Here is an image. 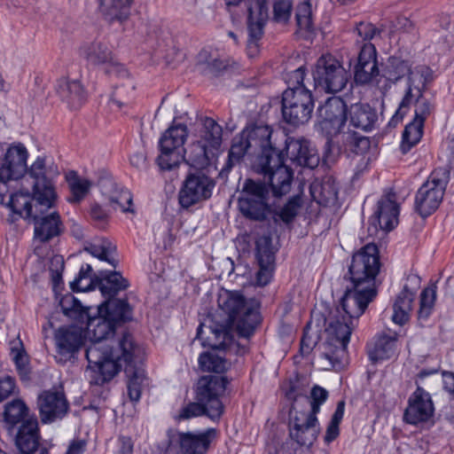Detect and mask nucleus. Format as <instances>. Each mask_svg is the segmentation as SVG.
Segmentation results:
<instances>
[{"label": "nucleus", "instance_id": "nucleus-1", "mask_svg": "<svg viewBox=\"0 0 454 454\" xmlns=\"http://www.w3.org/2000/svg\"><path fill=\"white\" fill-rule=\"evenodd\" d=\"M377 295V288L351 284L341 298L340 307L327 319L325 351L317 363L323 370L340 369L347 356V347L357 319Z\"/></svg>", "mask_w": 454, "mask_h": 454}, {"label": "nucleus", "instance_id": "nucleus-2", "mask_svg": "<svg viewBox=\"0 0 454 454\" xmlns=\"http://www.w3.org/2000/svg\"><path fill=\"white\" fill-rule=\"evenodd\" d=\"M217 302L225 318L215 326L201 324L197 331V338L205 347L223 350L231 341V329H235L245 338L254 333L259 323V314L254 305L236 291L223 290L218 295Z\"/></svg>", "mask_w": 454, "mask_h": 454}, {"label": "nucleus", "instance_id": "nucleus-3", "mask_svg": "<svg viewBox=\"0 0 454 454\" xmlns=\"http://www.w3.org/2000/svg\"><path fill=\"white\" fill-rule=\"evenodd\" d=\"M386 76L394 82L404 78L405 85L399 108L390 121L396 124L402 119L411 103L422 98L427 85L431 82L432 70L426 65L413 66L408 60L397 57H390L386 66Z\"/></svg>", "mask_w": 454, "mask_h": 454}, {"label": "nucleus", "instance_id": "nucleus-4", "mask_svg": "<svg viewBox=\"0 0 454 454\" xmlns=\"http://www.w3.org/2000/svg\"><path fill=\"white\" fill-rule=\"evenodd\" d=\"M142 350L133 340L129 333H124L118 339L116 346H107L106 349L99 348H87V362L89 367L98 376L95 379V384H103L113 379L121 369V362L128 365L136 359L140 358Z\"/></svg>", "mask_w": 454, "mask_h": 454}, {"label": "nucleus", "instance_id": "nucleus-5", "mask_svg": "<svg viewBox=\"0 0 454 454\" xmlns=\"http://www.w3.org/2000/svg\"><path fill=\"white\" fill-rule=\"evenodd\" d=\"M227 384L228 381L224 377L213 375L201 377L196 389L197 401L184 406L176 419L184 420L206 415L212 420L219 419L224 410L219 397L224 392Z\"/></svg>", "mask_w": 454, "mask_h": 454}, {"label": "nucleus", "instance_id": "nucleus-6", "mask_svg": "<svg viewBox=\"0 0 454 454\" xmlns=\"http://www.w3.org/2000/svg\"><path fill=\"white\" fill-rule=\"evenodd\" d=\"M304 70L300 67L292 73L291 79L296 85L288 88L282 96V114L284 120L294 126L307 123L314 109V99L309 90L303 85Z\"/></svg>", "mask_w": 454, "mask_h": 454}, {"label": "nucleus", "instance_id": "nucleus-7", "mask_svg": "<svg viewBox=\"0 0 454 454\" xmlns=\"http://www.w3.org/2000/svg\"><path fill=\"white\" fill-rule=\"evenodd\" d=\"M379 250L375 244H367L356 253L348 268L351 284L376 288L375 278L380 271Z\"/></svg>", "mask_w": 454, "mask_h": 454}, {"label": "nucleus", "instance_id": "nucleus-8", "mask_svg": "<svg viewBox=\"0 0 454 454\" xmlns=\"http://www.w3.org/2000/svg\"><path fill=\"white\" fill-rule=\"evenodd\" d=\"M448 181V171L437 168L418 190L415 196V209L422 217L428 216L439 207Z\"/></svg>", "mask_w": 454, "mask_h": 454}, {"label": "nucleus", "instance_id": "nucleus-9", "mask_svg": "<svg viewBox=\"0 0 454 454\" xmlns=\"http://www.w3.org/2000/svg\"><path fill=\"white\" fill-rule=\"evenodd\" d=\"M187 137V126L181 123L171 125L162 134L159 141L160 153L156 160L161 170H171L183 161V145Z\"/></svg>", "mask_w": 454, "mask_h": 454}, {"label": "nucleus", "instance_id": "nucleus-10", "mask_svg": "<svg viewBox=\"0 0 454 454\" xmlns=\"http://www.w3.org/2000/svg\"><path fill=\"white\" fill-rule=\"evenodd\" d=\"M92 187L98 189L102 196L108 200V204L113 209L134 213L130 192L120 186L104 168L94 172L90 178L87 179V194Z\"/></svg>", "mask_w": 454, "mask_h": 454}, {"label": "nucleus", "instance_id": "nucleus-11", "mask_svg": "<svg viewBox=\"0 0 454 454\" xmlns=\"http://www.w3.org/2000/svg\"><path fill=\"white\" fill-rule=\"evenodd\" d=\"M312 74L316 87L321 88L327 93H337L342 90L348 80L346 69L331 54L322 55L317 60Z\"/></svg>", "mask_w": 454, "mask_h": 454}, {"label": "nucleus", "instance_id": "nucleus-12", "mask_svg": "<svg viewBox=\"0 0 454 454\" xmlns=\"http://www.w3.org/2000/svg\"><path fill=\"white\" fill-rule=\"evenodd\" d=\"M255 171L263 176V183L271 187L274 196L286 194L291 188L293 178L292 171L284 164L282 154H276L270 158L263 157L255 161L254 166Z\"/></svg>", "mask_w": 454, "mask_h": 454}, {"label": "nucleus", "instance_id": "nucleus-13", "mask_svg": "<svg viewBox=\"0 0 454 454\" xmlns=\"http://www.w3.org/2000/svg\"><path fill=\"white\" fill-rule=\"evenodd\" d=\"M268 189L261 182L247 179L243 186L242 195L239 199L241 214L254 221L266 219L270 208L266 201Z\"/></svg>", "mask_w": 454, "mask_h": 454}, {"label": "nucleus", "instance_id": "nucleus-14", "mask_svg": "<svg viewBox=\"0 0 454 454\" xmlns=\"http://www.w3.org/2000/svg\"><path fill=\"white\" fill-rule=\"evenodd\" d=\"M318 111L322 119L319 128L327 137V144H330L345 131L347 106L341 98L334 97L328 98Z\"/></svg>", "mask_w": 454, "mask_h": 454}, {"label": "nucleus", "instance_id": "nucleus-15", "mask_svg": "<svg viewBox=\"0 0 454 454\" xmlns=\"http://www.w3.org/2000/svg\"><path fill=\"white\" fill-rule=\"evenodd\" d=\"M320 428L316 415L298 410L293 405L289 411V435L300 446H311L317 440Z\"/></svg>", "mask_w": 454, "mask_h": 454}, {"label": "nucleus", "instance_id": "nucleus-16", "mask_svg": "<svg viewBox=\"0 0 454 454\" xmlns=\"http://www.w3.org/2000/svg\"><path fill=\"white\" fill-rule=\"evenodd\" d=\"M215 187V182L202 171L189 173L179 191L178 200L183 208L198 204L209 199Z\"/></svg>", "mask_w": 454, "mask_h": 454}, {"label": "nucleus", "instance_id": "nucleus-17", "mask_svg": "<svg viewBox=\"0 0 454 454\" xmlns=\"http://www.w3.org/2000/svg\"><path fill=\"white\" fill-rule=\"evenodd\" d=\"M53 199L46 197L42 192L34 191V197L23 192L12 194L6 206L12 212L11 222L23 218L28 223L37 217L38 210L50 209L53 206Z\"/></svg>", "mask_w": 454, "mask_h": 454}, {"label": "nucleus", "instance_id": "nucleus-18", "mask_svg": "<svg viewBox=\"0 0 454 454\" xmlns=\"http://www.w3.org/2000/svg\"><path fill=\"white\" fill-rule=\"evenodd\" d=\"M91 266L87 264V278H90L87 293L98 288L105 299L114 298L129 286L128 279L118 271H100L98 275H91Z\"/></svg>", "mask_w": 454, "mask_h": 454}, {"label": "nucleus", "instance_id": "nucleus-19", "mask_svg": "<svg viewBox=\"0 0 454 454\" xmlns=\"http://www.w3.org/2000/svg\"><path fill=\"white\" fill-rule=\"evenodd\" d=\"M85 330L82 326L72 325L60 327L55 333L59 362L65 363L74 356L84 343Z\"/></svg>", "mask_w": 454, "mask_h": 454}, {"label": "nucleus", "instance_id": "nucleus-20", "mask_svg": "<svg viewBox=\"0 0 454 454\" xmlns=\"http://www.w3.org/2000/svg\"><path fill=\"white\" fill-rule=\"evenodd\" d=\"M412 105L415 106V115L413 121L406 125L403 134L402 150L403 153L410 150L420 140L424 122L434 110V105L425 97L412 102Z\"/></svg>", "mask_w": 454, "mask_h": 454}, {"label": "nucleus", "instance_id": "nucleus-21", "mask_svg": "<svg viewBox=\"0 0 454 454\" xmlns=\"http://www.w3.org/2000/svg\"><path fill=\"white\" fill-rule=\"evenodd\" d=\"M243 134L250 144L252 154L257 156V160L263 157H274L281 153L277 150L271 141L272 129L263 123H256L244 129Z\"/></svg>", "mask_w": 454, "mask_h": 454}, {"label": "nucleus", "instance_id": "nucleus-22", "mask_svg": "<svg viewBox=\"0 0 454 454\" xmlns=\"http://www.w3.org/2000/svg\"><path fill=\"white\" fill-rule=\"evenodd\" d=\"M92 307L87 306V339L91 341L90 347L106 349L107 346H116L117 340H109L108 336L114 334L115 325L103 313L98 317H90Z\"/></svg>", "mask_w": 454, "mask_h": 454}, {"label": "nucleus", "instance_id": "nucleus-23", "mask_svg": "<svg viewBox=\"0 0 454 454\" xmlns=\"http://www.w3.org/2000/svg\"><path fill=\"white\" fill-rule=\"evenodd\" d=\"M262 4V2L259 0L255 5L248 7L247 52L249 58L258 55L259 41L263 35V27L268 20L267 12Z\"/></svg>", "mask_w": 454, "mask_h": 454}, {"label": "nucleus", "instance_id": "nucleus-24", "mask_svg": "<svg viewBox=\"0 0 454 454\" xmlns=\"http://www.w3.org/2000/svg\"><path fill=\"white\" fill-rule=\"evenodd\" d=\"M37 404L43 423H51L62 419L68 410L65 395L59 391H43L38 396Z\"/></svg>", "mask_w": 454, "mask_h": 454}, {"label": "nucleus", "instance_id": "nucleus-25", "mask_svg": "<svg viewBox=\"0 0 454 454\" xmlns=\"http://www.w3.org/2000/svg\"><path fill=\"white\" fill-rule=\"evenodd\" d=\"M215 437L216 430L208 428L198 434L179 432L174 441L178 443L181 454H206Z\"/></svg>", "mask_w": 454, "mask_h": 454}, {"label": "nucleus", "instance_id": "nucleus-26", "mask_svg": "<svg viewBox=\"0 0 454 454\" xmlns=\"http://www.w3.org/2000/svg\"><path fill=\"white\" fill-rule=\"evenodd\" d=\"M404 411V420L412 425L427 421L434 413L431 396L422 387H418L411 395Z\"/></svg>", "mask_w": 454, "mask_h": 454}, {"label": "nucleus", "instance_id": "nucleus-27", "mask_svg": "<svg viewBox=\"0 0 454 454\" xmlns=\"http://www.w3.org/2000/svg\"><path fill=\"white\" fill-rule=\"evenodd\" d=\"M27 151L23 144L12 145L5 153L4 162L0 168V180L18 179L27 170Z\"/></svg>", "mask_w": 454, "mask_h": 454}, {"label": "nucleus", "instance_id": "nucleus-28", "mask_svg": "<svg viewBox=\"0 0 454 454\" xmlns=\"http://www.w3.org/2000/svg\"><path fill=\"white\" fill-rule=\"evenodd\" d=\"M39 429L36 419H29L19 427L15 443L20 454H49L47 448L39 446Z\"/></svg>", "mask_w": 454, "mask_h": 454}, {"label": "nucleus", "instance_id": "nucleus-29", "mask_svg": "<svg viewBox=\"0 0 454 454\" xmlns=\"http://www.w3.org/2000/svg\"><path fill=\"white\" fill-rule=\"evenodd\" d=\"M286 150L290 160L299 166L314 168L319 163L317 150L306 139L289 138Z\"/></svg>", "mask_w": 454, "mask_h": 454}, {"label": "nucleus", "instance_id": "nucleus-30", "mask_svg": "<svg viewBox=\"0 0 454 454\" xmlns=\"http://www.w3.org/2000/svg\"><path fill=\"white\" fill-rule=\"evenodd\" d=\"M399 205L394 195H387L378 202L377 210L372 217V223L377 229L385 231H392L398 223Z\"/></svg>", "mask_w": 454, "mask_h": 454}, {"label": "nucleus", "instance_id": "nucleus-31", "mask_svg": "<svg viewBox=\"0 0 454 454\" xmlns=\"http://www.w3.org/2000/svg\"><path fill=\"white\" fill-rule=\"evenodd\" d=\"M55 90L71 109L77 110L83 106L84 95L82 75L77 78L61 77L58 79Z\"/></svg>", "mask_w": 454, "mask_h": 454}, {"label": "nucleus", "instance_id": "nucleus-32", "mask_svg": "<svg viewBox=\"0 0 454 454\" xmlns=\"http://www.w3.org/2000/svg\"><path fill=\"white\" fill-rule=\"evenodd\" d=\"M49 209L38 210L37 217L32 218L29 223L35 225V239L40 242H46L60 233V219L57 212L47 214Z\"/></svg>", "mask_w": 454, "mask_h": 454}, {"label": "nucleus", "instance_id": "nucleus-33", "mask_svg": "<svg viewBox=\"0 0 454 454\" xmlns=\"http://www.w3.org/2000/svg\"><path fill=\"white\" fill-rule=\"evenodd\" d=\"M350 125L364 131H371L378 122L377 111L368 104H355L348 109Z\"/></svg>", "mask_w": 454, "mask_h": 454}, {"label": "nucleus", "instance_id": "nucleus-34", "mask_svg": "<svg viewBox=\"0 0 454 454\" xmlns=\"http://www.w3.org/2000/svg\"><path fill=\"white\" fill-rule=\"evenodd\" d=\"M98 313H103L115 325L120 321L130 320L132 308L127 299L107 298L98 306Z\"/></svg>", "mask_w": 454, "mask_h": 454}, {"label": "nucleus", "instance_id": "nucleus-35", "mask_svg": "<svg viewBox=\"0 0 454 454\" xmlns=\"http://www.w3.org/2000/svg\"><path fill=\"white\" fill-rule=\"evenodd\" d=\"M28 407L21 399H13L4 405V424L8 431H12L18 424L31 419L28 415Z\"/></svg>", "mask_w": 454, "mask_h": 454}, {"label": "nucleus", "instance_id": "nucleus-36", "mask_svg": "<svg viewBox=\"0 0 454 454\" xmlns=\"http://www.w3.org/2000/svg\"><path fill=\"white\" fill-rule=\"evenodd\" d=\"M332 143H336L345 150H349L357 155L365 154L371 148V141L368 137L349 129L339 134Z\"/></svg>", "mask_w": 454, "mask_h": 454}, {"label": "nucleus", "instance_id": "nucleus-37", "mask_svg": "<svg viewBox=\"0 0 454 454\" xmlns=\"http://www.w3.org/2000/svg\"><path fill=\"white\" fill-rule=\"evenodd\" d=\"M213 155V150L198 140L190 144L185 150L184 149L183 160L193 168L202 169L208 165L209 159Z\"/></svg>", "mask_w": 454, "mask_h": 454}, {"label": "nucleus", "instance_id": "nucleus-38", "mask_svg": "<svg viewBox=\"0 0 454 454\" xmlns=\"http://www.w3.org/2000/svg\"><path fill=\"white\" fill-rule=\"evenodd\" d=\"M414 298L415 292L411 291L407 286H404L396 296L393 305L392 320L394 323L403 325L409 320Z\"/></svg>", "mask_w": 454, "mask_h": 454}, {"label": "nucleus", "instance_id": "nucleus-39", "mask_svg": "<svg viewBox=\"0 0 454 454\" xmlns=\"http://www.w3.org/2000/svg\"><path fill=\"white\" fill-rule=\"evenodd\" d=\"M100 12L109 22H123L130 14L133 0H99Z\"/></svg>", "mask_w": 454, "mask_h": 454}, {"label": "nucleus", "instance_id": "nucleus-40", "mask_svg": "<svg viewBox=\"0 0 454 454\" xmlns=\"http://www.w3.org/2000/svg\"><path fill=\"white\" fill-rule=\"evenodd\" d=\"M396 341L397 335L395 333L379 336L373 346L368 349L369 358L373 363L390 358L395 355Z\"/></svg>", "mask_w": 454, "mask_h": 454}, {"label": "nucleus", "instance_id": "nucleus-41", "mask_svg": "<svg viewBox=\"0 0 454 454\" xmlns=\"http://www.w3.org/2000/svg\"><path fill=\"white\" fill-rule=\"evenodd\" d=\"M30 176L35 179L34 191L42 192L43 195L55 199V192L51 179L46 176L45 162L43 159L38 158L31 166Z\"/></svg>", "mask_w": 454, "mask_h": 454}, {"label": "nucleus", "instance_id": "nucleus-42", "mask_svg": "<svg viewBox=\"0 0 454 454\" xmlns=\"http://www.w3.org/2000/svg\"><path fill=\"white\" fill-rule=\"evenodd\" d=\"M310 193L315 201L323 206L334 203L338 188L333 180L328 178L323 182H315L310 185Z\"/></svg>", "mask_w": 454, "mask_h": 454}, {"label": "nucleus", "instance_id": "nucleus-43", "mask_svg": "<svg viewBox=\"0 0 454 454\" xmlns=\"http://www.w3.org/2000/svg\"><path fill=\"white\" fill-rule=\"evenodd\" d=\"M222 127L212 118H205L200 130V141L211 150H217L222 144Z\"/></svg>", "mask_w": 454, "mask_h": 454}, {"label": "nucleus", "instance_id": "nucleus-44", "mask_svg": "<svg viewBox=\"0 0 454 454\" xmlns=\"http://www.w3.org/2000/svg\"><path fill=\"white\" fill-rule=\"evenodd\" d=\"M246 153L252 154V148L242 132L240 136L233 138L229 151L228 160L222 171H230L235 164L239 163L242 160Z\"/></svg>", "mask_w": 454, "mask_h": 454}, {"label": "nucleus", "instance_id": "nucleus-45", "mask_svg": "<svg viewBox=\"0 0 454 454\" xmlns=\"http://www.w3.org/2000/svg\"><path fill=\"white\" fill-rule=\"evenodd\" d=\"M125 373L128 377V395L132 402H137L140 399L145 375L144 370L136 368L131 364L125 368Z\"/></svg>", "mask_w": 454, "mask_h": 454}, {"label": "nucleus", "instance_id": "nucleus-46", "mask_svg": "<svg viewBox=\"0 0 454 454\" xmlns=\"http://www.w3.org/2000/svg\"><path fill=\"white\" fill-rule=\"evenodd\" d=\"M116 247L111 241L104 238H96L91 240L90 246L87 247L89 252L94 257L101 261H106L114 266V261L110 258L111 254L114 253Z\"/></svg>", "mask_w": 454, "mask_h": 454}, {"label": "nucleus", "instance_id": "nucleus-47", "mask_svg": "<svg viewBox=\"0 0 454 454\" xmlns=\"http://www.w3.org/2000/svg\"><path fill=\"white\" fill-rule=\"evenodd\" d=\"M295 20L300 33L307 35L313 32L312 6L309 0L302 2L297 6Z\"/></svg>", "mask_w": 454, "mask_h": 454}, {"label": "nucleus", "instance_id": "nucleus-48", "mask_svg": "<svg viewBox=\"0 0 454 454\" xmlns=\"http://www.w3.org/2000/svg\"><path fill=\"white\" fill-rule=\"evenodd\" d=\"M60 307L67 317L74 320L82 321L85 315V307L74 294H67L64 295L60 301Z\"/></svg>", "mask_w": 454, "mask_h": 454}, {"label": "nucleus", "instance_id": "nucleus-49", "mask_svg": "<svg viewBox=\"0 0 454 454\" xmlns=\"http://www.w3.org/2000/svg\"><path fill=\"white\" fill-rule=\"evenodd\" d=\"M199 364L201 370L216 373L225 372L230 366V363L225 358L211 352L201 354Z\"/></svg>", "mask_w": 454, "mask_h": 454}, {"label": "nucleus", "instance_id": "nucleus-50", "mask_svg": "<svg viewBox=\"0 0 454 454\" xmlns=\"http://www.w3.org/2000/svg\"><path fill=\"white\" fill-rule=\"evenodd\" d=\"M436 286L425 288L420 294L419 309L418 317L419 320H427L431 315L436 298Z\"/></svg>", "mask_w": 454, "mask_h": 454}, {"label": "nucleus", "instance_id": "nucleus-51", "mask_svg": "<svg viewBox=\"0 0 454 454\" xmlns=\"http://www.w3.org/2000/svg\"><path fill=\"white\" fill-rule=\"evenodd\" d=\"M301 205L302 200L301 196H294L276 213V215L285 223H290L298 215Z\"/></svg>", "mask_w": 454, "mask_h": 454}, {"label": "nucleus", "instance_id": "nucleus-52", "mask_svg": "<svg viewBox=\"0 0 454 454\" xmlns=\"http://www.w3.org/2000/svg\"><path fill=\"white\" fill-rule=\"evenodd\" d=\"M256 257L258 262H274L275 255L270 236L263 235L256 240Z\"/></svg>", "mask_w": 454, "mask_h": 454}, {"label": "nucleus", "instance_id": "nucleus-53", "mask_svg": "<svg viewBox=\"0 0 454 454\" xmlns=\"http://www.w3.org/2000/svg\"><path fill=\"white\" fill-rule=\"evenodd\" d=\"M66 180L71 192L68 198L70 202H79L85 194V184L81 182L76 172L69 171L66 174Z\"/></svg>", "mask_w": 454, "mask_h": 454}, {"label": "nucleus", "instance_id": "nucleus-54", "mask_svg": "<svg viewBox=\"0 0 454 454\" xmlns=\"http://www.w3.org/2000/svg\"><path fill=\"white\" fill-rule=\"evenodd\" d=\"M379 75L377 62H367L364 66H356L355 80L357 83L365 84Z\"/></svg>", "mask_w": 454, "mask_h": 454}, {"label": "nucleus", "instance_id": "nucleus-55", "mask_svg": "<svg viewBox=\"0 0 454 454\" xmlns=\"http://www.w3.org/2000/svg\"><path fill=\"white\" fill-rule=\"evenodd\" d=\"M327 397L328 392L326 389L319 386H314L310 392V409L307 411L317 416L319 412L320 406L326 401Z\"/></svg>", "mask_w": 454, "mask_h": 454}, {"label": "nucleus", "instance_id": "nucleus-56", "mask_svg": "<svg viewBox=\"0 0 454 454\" xmlns=\"http://www.w3.org/2000/svg\"><path fill=\"white\" fill-rule=\"evenodd\" d=\"M12 352L13 353V361L21 380H27L29 379V368L27 366L28 359L27 355L23 351L13 348Z\"/></svg>", "mask_w": 454, "mask_h": 454}, {"label": "nucleus", "instance_id": "nucleus-57", "mask_svg": "<svg viewBox=\"0 0 454 454\" xmlns=\"http://www.w3.org/2000/svg\"><path fill=\"white\" fill-rule=\"evenodd\" d=\"M367 62H377V51L373 44L366 43L362 47L356 66H364Z\"/></svg>", "mask_w": 454, "mask_h": 454}, {"label": "nucleus", "instance_id": "nucleus-58", "mask_svg": "<svg viewBox=\"0 0 454 454\" xmlns=\"http://www.w3.org/2000/svg\"><path fill=\"white\" fill-rule=\"evenodd\" d=\"M274 262H258L259 270L256 273V282L259 286H266L270 278L273 270Z\"/></svg>", "mask_w": 454, "mask_h": 454}, {"label": "nucleus", "instance_id": "nucleus-59", "mask_svg": "<svg viewBox=\"0 0 454 454\" xmlns=\"http://www.w3.org/2000/svg\"><path fill=\"white\" fill-rule=\"evenodd\" d=\"M135 89L133 84H129L127 89L122 90L119 87L114 88V91L110 96V102L116 106L118 108H121L124 105V100L128 98L130 92Z\"/></svg>", "mask_w": 454, "mask_h": 454}, {"label": "nucleus", "instance_id": "nucleus-60", "mask_svg": "<svg viewBox=\"0 0 454 454\" xmlns=\"http://www.w3.org/2000/svg\"><path fill=\"white\" fill-rule=\"evenodd\" d=\"M104 71L106 74L120 79H125L129 76V71L124 67V66L114 60L110 61L106 66H105Z\"/></svg>", "mask_w": 454, "mask_h": 454}, {"label": "nucleus", "instance_id": "nucleus-61", "mask_svg": "<svg viewBox=\"0 0 454 454\" xmlns=\"http://www.w3.org/2000/svg\"><path fill=\"white\" fill-rule=\"evenodd\" d=\"M16 386L14 379L10 376L0 378V402L15 394Z\"/></svg>", "mask_w": 454, "mask_h": 454}, {"label": "nucleus", "instance_id": "nucleus-62", "mask_svg": "<svg viewBox=\"0 0 454 454\" xmlns=\"http://www.w3.org/2000/svg\"><path fill=\"white\" fill-rule=\"evenodd\" d=\"M90 58L95 63H102L106 66L110 61H113L111 51L107 49V47L101 43L97 44V49H93V52L90 54Z\"/></svg>", "mask_w": 454, "mask_h": 454}, {"label": "nucleus", "instance_id": "nucleus-63", "mask_svg": "<svg viewBox=\"0 0 454 454\" xmlns=\"http://www.w3.org/2000/svg\"><path fill=\"white\" fill-rule=\"evenodd\" d=\"M90 217L98 224H104L107 222L109 215L106 209L98 203H93L90 206Z\"/></svg>", "mask_w": 454, "mask_h": 454}, {"label": "nucleus", "instance_id": "nucleus-64", "mask_svg": "<svg viewBox=\"0 0 454 454\" xmlns=\"http://www.w3.org/2000/svg\"><path fill=\"white\" fill-rule=\"evenodd\" d=\"M377 29L371 23L360 22L356 27L357 35L364 41L372 39Z\"/></svg>", "mask_w": 454, "mask_h": 454}]
</instances>
